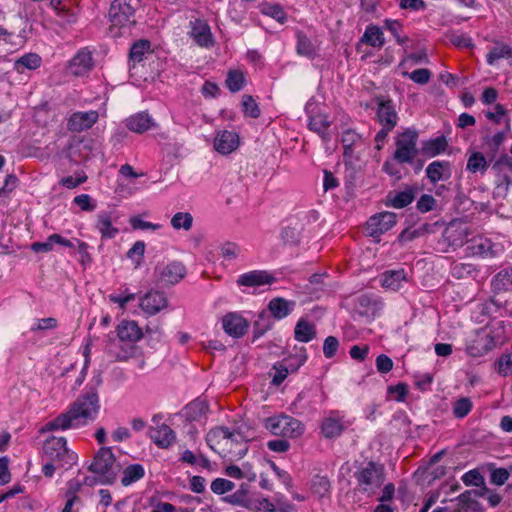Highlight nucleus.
Instances as JSON below:
<instances>
[{
	"instance_id": "nucleus-32",
	"label": "nucleus",
	"mask_w": 512,
	"mask_h": 512,
	"mask_svg": "<svg viewBox=\"0 0 512 512\" xmlns=\"http://www.w3.org/2000/svg\"><path fill=\"white\" fill-rule=\"evenodd\" d=\"M294 337L299 342H310L316 337L315 325L303 318L299 319L294 329Z\"/></svg>"
},
{
	"instance_id": "nucleus-16",
	"label": "nucleus",
	"mask_w": 512,
	"mask_h": 512,
	"mask_svg": "<svg viewBox=\"0 0 512 512\" xmlns=\"http://www.w3.org/2000/svg\"><path fill=\"white\" fill-rule=\"evenodd\" d=\"M98 112L90 110L87 112L73 113L67 123V128L72 132H81L91 128L98 120Z\"/></svg>"
},
{
	"instance_id": "nucleus-19",
	"label": "nucleus",
	"mask_w": 512,
	"mask_h": 512,
	"mask_svg": "<svg viewBox=\"0 0 512 512\" xmlns=\"http://www.w3.org/2000/svg\"><path fill=\"white\" fill-rule=\"evenodd\" d=\"M498 174H501V179L498 183V188H504L508 190V187L512 184V158L503 155L501 156L492 166Z\"/></svg>"
},
{
	"instance_id": "nucleus-31",
	"label": "nucleus",
	"mask_w": 512,
	"mask_h": 512,
	"mask_svg": "<svg viewBox=\"0 0 512 512\" xmlns=\"http://www.w3.org/2000/svg\"><path fill=\"white\" fill-rule=\"evenodd\" d=\"M448 146L445 136H438L424 141L421 146V152L424 156L435 157L446 150Z\"/></svg>"
},
{
	"instance_id": "nucleus-63",
	"label": "nucleus",
	"mask_w": 512,
	"mask_h": 512,
	"mask_svg": "<svg viewBox=\"0 0 512 512\" xmlns=\"http://www.w3.org/2000/svg\"><path fill=\"white\" fill-rule=\"evenodd\" d=\"M388 394L396 395L395 400L398 402L405 401L406 395L408 393L407 384L400 382L396 385L389 386L387 389Z\"/></svg>"
},
{
	"instance_id": "nucleus-40",
	"label": "nucleus",
	"mask_w": 512,
	"mask_h": 512,
	"mask_svg": "<svg viewBox=\"0 0 512 512\" xmlns=\"http://www.w3.org/2000/svg\"><path fill=\"white\" fill-rule=\"evenodd\" d=\"M362 42L372 47L380 48L384 45V37L382 30L377 26H368L362 36Z\"/></svg>"
},
{
	"instance_id": "nucleus-54",
	"label": "nucleus",
	"mask_w": 512,
	"mask_h": 512,
	"mask_svg": "<svg viewBox=\"0 0 512 512\" xmlns=\"http://www.w3.org/2000/svg\"><path fill=\"white\" fill-rule=\"evenodd\" d=\"M360 140V135L352 129H347L342 133L341 142L344 148V155H350L353 151V145Z\"/></svg>"
},
{
	"instance_id": "nucleus-62",
	"label": "nucleus",
	"mask_w": 512,
	"mask_h": 512,
	"mask_svg": "<svg viewBox=\"0 0 512 512\" xmlns=\"http://www.w3.org/2000/svg\"><path fill=\"white\" fill-rule=\"evenodd\" d=\"M436 200L429 194H423L417 201V209L421 213H426L435 208Z\"/></svg>"
},
{
	"instance_id": "nucleus-21",
	"label": "nucleus",
	"mask_w": 512,
	"mask_h": 512,
	"mask_svg": "<svg viewBox=\"0 0 512 512\" xmlns=\"http://www.w3.org/2000/svg\"><path fill=\"white\" fill-rule=\"evenodd\" d=\"M128 130L142 134L155 126L153 118L147 112H139L126 119Z\"/></svg>"
},
{
	"instance_id": "nucleus-33",
	"label": "nucleus",
	"mask_w": 512,
	"mask_h": 512,
	"mask_svg": "<svg viewBox=\"0 0 512 512\" xmlns=\"http://www.w3.org/2000/svg\"><path fill=\"white\" fill-rule=\"evenodd\" d=\"M96 227L102 238L112 239L119 233L118 228L112 225V217L109 212H100L97 215Z\"/></svg>"
},
{
	"instance_id": "nucleus-45",
	"label": "nucleus",
	"mask_w": 512,
	"mask_h": 512,
	"mask_svg": "<svg viewBox=\"0 0 512 512\" xmlns=\"http://www.w3.org/2000/svg\"><path fill=\"white\" fill-rule=\"evenodd\" d=\"M477 273L476 266L471 263H454L451 267V275L457 279L475 277Z\"/></svg>"
},
{
	"instance_id": "nucleus-44",
	"label": "nucleus",
	"mask_w": 512,
	"mask_h": 512,
	"mask_svg": "<svg viewBox=\"0 0 512 512\" xmlns=\"http://www.w3.org/2000/svg\"><path fill=\"white\" fill-rule=\"evenodd\" d=\"M487 167L488 163L481 152H473L467 160L466 169L471 173L479 172L483 174L487 170Z\"/></svg>"
},
{
	"instance_id": "nucleus-58",
	"label": "nucleus",
	"mask_w": 512,
	"mask_h": 512,
	"mask_svg": "<svg viewBox=\"0 0 512 512\" xmlns=\"http://www.w3.org/2000/svg\"><path fill=\"white\" fill-rule=\"evenodd\" d=\"M235 487V484L227 479L224 478H216L211 483V490L215 494L222 495L229 491H232Z\"/></svg>"
},
{
	"instance_id": "nucleus-17",
	"label": "nucleus",
	"mask_w": 512,
	"mask_h": 512,
	"mask_svg": "<svg viewBox=\"0 0 512 512\" xmlns=\"http://www.w3.org/2000/svg\"><path fill=\"white\" fill-rule=\"evenodd\" d=\"M167 305V298L165 294L160 291H149L141 298L140 301V307L149 315L157 314L167 307Z\"/></svg>"
},
{
	"instance_id": "nucleus-30",
	"label": "nucleus",
	"mask_w": 512,
	"mask_h": 512,
	"mask_svg": "<svg viewBox=\"0 0 512 512\" xmlns=\"http://www.w3.org/2000/svg\"><path fill=\"white\" fill-rule=\"evenodd\" d=\"M406 281V274L403 269L389 270L382 274L381 284L384 288L397 291L402 287V283Z\"/></svg>"
},
{
	"instance_id": "nucleus-13",
	"label": "nucleus",
	"mask_w": 512,
	"mask_h": 512,
	"mask_svg": "<svg viewBox=\"0 0 512 512\" xmlns=\"http://www.w3.org/2000/svg\"><path fill=\"white\" fill-rule=\"evenodd\" d=\"M494 346V338L489 333L480 331L468 343L466 351L471 357H481L491 351Z\"/></svg>"
},
{
	"instance_id": "nucleus-43",
	"label": "nucleus",
	"mask_w": 512,
	"mask_h": 512,
	"mask_svg": "<svg viewBox=\"0 0 512 512\" xmlns=\"http://www.w3.org/2000/svg\"><path fill=\"white\" fill-rule=\"evenodd\" d=\"M271 328L272 322L270 316L266 311H261L258 314V319L253 324V341L263 336Z\"/></svg>"
},
{
	"instance_id": "nucleus-1",
	"label": "nucleus",
	"mask_w": 512,
	"mask_h": 512,
	"mask_svg": "<svg viewBox=\"0 0 512 512\" xmlns=\"http://www.w3.org/2000/svg\"><path fill=\"white\" fill-rule=\"evenodd\" d=\"M100 403L97 391L94 388L80 395L71 405L67 412L60 414L55 419L47 422L40 433L54 430H66L78 428L93 421L99 412Z\"/></svg>"
},
{
	"instance_id": "nucleus-14",
	"label": "nucleus",
	"mask_w": 512,
	"mask_h": 512,
	"mask_svg": "<svg viewBox=\"0 0 512 512\" xmlns=\"http://www.w3.org/2000/svg\"><path fill=\"white\" fill-rule=\"evenodd\" d=\"M377 108V117L379 122L388 128H393L397 125L398 115L395 111L393 102L391 99H385L383 97H376L375 99Z\"/></svg>"
},
{
	"instance_id": "nucleus-51",
	"label": "nucleus",
	"mask_w": 512,
	"mask_h": 512,
	"mask_svg": "<svg viewBox=\"0 0 512 512\" xmlns=\"http://www.w3.org/2000/svg\"><path fill=\"white\" fill-rule=\"evenodd\" d=\"M428 231V224H423L421 227L417 229L406 228L404 229L398 236V242L406 243L412 241L422 235H424Z\"/></svg>"
},
{
	"instance_id": "nucleus-29",
	"label": "nucleus",
	"mask_w": 512,
	"mask_h": 512,
	"mask_svg": "<svg viewBox=\"0 0 512 512\" xmlns=\"http://www.w3.org/2000/svg\"><path fill=\"white\" fill-rule=\"evenodd\" d=\"M208 411V403L203 399L197 398L185 406L183 415L190 422L199 421L206 417Z\"/></svg>"
},
{
	"instance_id": "nucleus-55",
	"label": "nucleus",
	"mask_w": 512,
	"mask_h": 512,
	"mask_svg": "<svg viewBox=\"0 0 512 512\" xmlns=\"http://www.w3.org/2000/svg\"><path fill=\"white\" fill-rule=\"evenodd\" d=\"M240 251L239 245L235 242L227 241L220 246L221 256L228 261L237 259Z\"/></svg>"
},
{
	"instance_id": "nucleus-24",
	"label": "nucleus",
	"mask_w": 512,
	"mask_h": 512,
	"mask_svg": "<svg viewBox=\"0 0 512 512\" xmlns=\"http://www.w3.org/2000/svg\"><path fill=\"white\" fill-rule=\"evenodd\" d=\"M328 277L326 273H315L311 275L308 281L300 288L303 293L310 295L312 298H319L326 291L327 284L325 279Z\"/></svg>"
},
{
	"instance_id": "nucleus-42",
	"label": "nucleus",
	"mask_w": 512,
	"mask_h": 512,
	"mask_svg": "<svg viewBox=\"0 0 512 512\" xmlns=\"http://www.w3.org/2000/svg\"><path fill=\"white\" fill-rule=\"evenodd\" d=\"M145 474L144 468L141 464L128 465L123 470L121 483L123 486H129L132 483L140 480Z\"/></svg>"
},
{
	"instance_id": "nucleus-11",
	"label": "nucleus",
	"mask_w": 512,
	"mask_h": 512,
	"mask_svg": "<svg viewBox=\"0 0 512 512\" xmlns=\"http://www.w3.org/2000/svg\"><path fill=\"white\" fill-rule=\"evenodd\" d=\"M105 352L115 361H126L135 353V346L127 341H120L117 337L108 336Z\"/></svg>"
},
{
	"instance_id": "nucleus-59",
	"label": "nucleus",
	"mask_w": 512,
	"mask_h": 512,
	"mask_svg": "<svg viewBox=\"0 0 512 512\" xmlns=\"http://www.w3.org/2000/svg\"><path fill=\"white\" fill-rule=\"evenodd\" d=\"M145 252V243L143 241H137L127 252L128 258L132 259L136 265H140Z\"/></svg>"
},
{
	"instance_id": "nucleus-56",
	"label": "nucleus",
	"mask_w": 512,
	"mask_h": 512,
	"mask_svg": "<svg viewBox=\"0 0 512 512\" xmlns=\"http://www.w3.org/2000/svg\"><path fill=\"white\" fill-rule=\"evenodd\" d=\"M462 481L466 486L485 487V479L476 469L466 472L462 476Z\"/></svg>"
},
{
	"instance_id": "nucleus-6",
	"label": "nucleus",
	"mask_w": 512,
	"mask_h": 512,
	"mask_svg": "<svg viewBox=\"0 0 512 512\" xmlns=\"http://www.w3.org/2000/svg\"><path fill=\"white\" fill-rule=\"evenodd\" d=\"M265 427L273 435L283 438H297L302 435L304 426L302 423L288 415L272 416L265 420Z\"/></svg>"
},
{
	"instance_id": "nucleus-3",
	"label": "nucleus",
	"mask_w": 512,
	"mask_h": 512,
	"mask_svg": "<svg viewBox=\"0 0 512 512\" xmlns=\"http://www.w3.org/2000/svg\"><path fill=\"white\" fill-rule=\"evenodd\" d=\"M88 470L99 476L102 484H112L120 470L115 456L109 447H101L94 456Z\"/></svg>"
},
{
	"instance_id": "nucleus-64",
	"label": "nucleus",
	"mask_w": 512,
	"mask_h": 512,
	"mask_svg": "<svg viewBox=\"0 0 512 512\" xmlns=\"http://www.w3.org/2000/svg\"><path fill=\"white\" fill-rule=\"evenodd\" d=\"M509 474L510 473H509L508 469H505V468L494 469L491 472L490 481H491V483H493L495 485L501 486V485L505 484V482L508 480Z\"/></svg>"
},
{
	"instance_id": "nucleus-47",
	"label": "nucleus",
	"mask_w": 512,
	"mask_h": 512,
	"mask_svg": "<svg viewBox=\"0 0 512 512\" xmlns=\"http://www.w3.org/2000/svg\"><path fill=\"white\" fill-rule=\"evenodd\" d=\"M245 84V77L242 72L238 70H231L228 72L226 79L227 88L235 93L240 91Z\"/></svg>"
},
{
	"instance_id": "nucleus-22",
	"label": "nucleus",
	"mask_w": 512,
	"mask_h": 512,
	"mask_svg": "<svg viewBox=\"0 0 512 512\" xmlns=\"http://www.w3.org/2000/svg\"><path fill=\"white\" fill-rule=\"evenodd\" d=\"M93 66L92 56L89 51H79L69 63V72L74 76H82Z\"/></svg>"
},
{
	"instance_id": "nucleus-23",
	"label": "nucleus",
	"mask_w": 512,
	"mask_h": 512,
	"mask_svg": "<svg viewBox=\"0 0 512 512\" xmlns=\"http://www.w3.org/2000/svg\"><path fill=\"white\" fill-rule=\"evenodd\" d=\"M142 330L135 321H122L116 329V337L134 345L142 338Z\"/></svg>"
},
{
	"instance_id": "nucleus-37",
	"label": "nucleus",
	"mask_w": 512,
	"mask_h": 512,
	"mask_svg": "<svg viewBox=\"0 0 512 512\" xmlns=\"http://www.w3.org/2000/svg\"><path fill=\"white\" fill-rule=\"evenodd\" d=\"M330 126L328 117L324 114H316L310 118L309 129L319 134L326 142L330 140L327 129Z\"/></svg>"
},
{
	"instance_id": "nucleus-41",
	"label": "nucleus",
	"mask_w": 512,
	"mask_h": 512,
	"mask_svg": "<svg viewBox=\"0 0 512 512\" xmlns=\"http://www.w3.org/2000/svg\"><path fill=\"white\" fill-rule=\"evenodd\" d=\"M237 434L231 433V431L224 426L212 428L206 435L207 444L214 449L216 444H219L222 440H228L229 437L236 436Z\"/></svg>"
},
{
	"instance_id": "nucleus-35",
	"label": "nucleus",
	"mask_w": 512,
	"mask_h": 512,
	"mask_svg": "<svg viewBox=\"0 0 512 512\" xmlns=\"http://www.w3.org/2000/svg\"><path fill=\"white\" fill-rule=\"evenodd\" d=\"M41 57L36 53H27L17 59L14 63V69L18 73H24L26 69L35 70L40 67Z\"/></svg>"
},
{
	"instance_id": "nucleus-50",
	"label": "nucleus",
	"mask_w": 512,
	"mask_h": 512,
	"mask_svg": "<svg viewBox=\"0 0 512 512\" xmlns=\"http://www.w3.org/2000/svg\"><path fill=\"white\" fill-rule=\"evenodd\" d=\"M384 27L394 36L399 45H404L409 40L407 36L401 35L402 24L399 21L386 19Z\"/></svg>"
},
{
	"instance_id": "nucleus-39",
	"label": "nucleus",
	"mask_w": 512,
	"mask_h": 512,
	"mask_svg": "<svg viewBox=\"0 0 512 512\" xmlns=\"http://www.w3.org/2000/svg\"><path fill=\"white\" fill-rule=\"evenodd\" d=\"M311 492L318 498L329 496L331 484L326 476L315 475L311 481Z\"/></svg>"
},
{
	"instance_id": "nucleus-25",
	"label": "nucleus",
	"mask_w": 512,
	"mask_h": 512,
	"mask_svg": "<svg viewBox=\"0 0 512 512\" xmlns=\"http://www.w3.org/2000/svg\"><path fill=\"white\" fill-rule=\"evenodd\" d=\"M416 192L417 189L414 187H408L399 192H389L386 204L396 209H402L413 202Z\"/></svg>"
},
{
	"instance_id": "nucleus-46",
	"label": "nucleus",
	"mask_w": 512,
	"mask_h": 512,
	"mask_svg": "<svg viewBox=\"0 0 512 512\" xmlns=\"http://www.w3.org/2000/svg\"><path fill=\"white\" fill-rule=\"evenodd\" d=\"M151 44L148 40H138L135 42L129 53V59L133 63L141 62L144 58V55L150 50Z\"/></svg>"
},
{
	"instance_id": "nucleus-60",
	"label": "nucleus",
	"mask_w": 512,
	"mask_h": 512,
	"mask_svg": "<svg viewBox=\"0 0 512 512\" xmlns=\"http://www.w3.org/2000/svg\"><path fill=\"white\" fill-rule=\"evenodd\" d=\"M339 348V340L335 336H328L323 343V354L326 358H333Z\"/></svg>"
},
{
	"instance_id": "nucleus-5",
	"label": "nucleus",
	"mask_w": 512,
	"mask_h": 512,
	"mask_svg": "<svg viewBox=\"0 0 512 512\" xmlns=\"http://www.w3.org/2000/svg\"><path fill=\"white\" fill-rule=\"evenodd\" d=\"M417 140L418 132L412 128H408L398 134L395 140L396 149L393 154V159L399 164H412L419 152L417 149Z\"/></svg>"
},
{
	"instance_id": "nucleus-15",
	"label": "nucleus",
	"mask_w": 512,
	"mask_h": 512,
	"mask_svg": "<svg viewBox=\"0 0 512 512\" xmlns=\"http://www.w3.org/2000/svg\"><path fill=\"white\" fill-rule=\"evenodd\" d=\"M224 331L234 338L242 337L249 328V322L237 313H228L222 319Z\"/></svg>"
},
{
	"instance_id": "nucleus-20",
	"label": "nucleus",
	"mask_w": 512,
	"mask_h": 512,
	"mask_svg": "<svg viewBox=\"0 0 512 512\" xmlns=\"http://www.w3.org/2000/svg\"><path fill=\"white\" fill-rule=\"evenodd\" d=\"M239 136L232 131L218 133L214 140V148L221 154H229L239 145Z\"/></svg>"
},
{
	"instance_id": "nucleus-38",
	"label": "nucleus",
	"mask_w": 512,
	"mask_h": 512,
	"mask_svg": "<svg viewBox=\"0 0 512 512\" xmlns=\"http://www.w3.org/2000/svg\"><path fill=\"white\" fill-rule=\"evenodd\" d=\"M509 58H512V47L499 42L496 43L486 56V60L489 65H494V63L500 59Z\"/></svg>"
},
{
	"instance_id": "nucleus-12",
	"label": "nucleus",
	"mask_w": 512,
	"mask_h": 512,
	"mask_svg": "<svg viewBox=\"0 0 512 512\" xmlns=\"http://www.w3.org/2000/svg\"><path fill=\"white\" fill-rule=\"evenodd\" d=\"M190 37L201 47L209 48L215 43L211 28L204 19H195L190 21Z\"/></svg>"
},
{
	"instance_id": "nucleus-26",
	"label": "nucleus",
	"mask_w": 512,
	"mask_h": 512,
	"mask_svg": "<svg viewBox=\"0 0 512 512\" xmlns=\"http://www.w3.org/2000/svg\"><path fill=\"white\" fill-rule=\"evenodd\" d=\"M295 301H289L282 297H275L268 303V311L277 320L286 318L295 307Z\"/></svg>"
},
{
	"instance_id": "nucleus-18",
	"label": "nucleus",
	"mask_w": 512,
	"mask_h": 512,
	"mask_svg": "<svg viewBox=\"0 0 512 512\" xmlns=\"http://www.w3.org/2000/svg\"><path fill=\"white\" fill-rule=\"evenodd\" d=\"M321 433L327 439L339 437L344 429V423L336 412H331L329 416L325 417L321 422Z\"/></svg>"
},
{
	"instance_id": "nucleus-10",
	"label": "nucleus",
	"mask_w": 512,
	"mask_h": 512,
	"mask_svg": "<svg viewBox=\"0 0 512 512\" xmlns=\"http://www.w3.org/2000/svg\"><path fill=\"white\" fill-rule=\"evenodd\" d=\"M276 281L273 274L266 270H251L238 276L236 284L239 287L258 288L271 285Z\"/></svg>"
},
{
	"instance_id": "nucleus-34",
	"label": "nucleus",
	"mask_w": 512,
	"mask_h": 512,
	"mask_svg": "<svg viewBox=\"0 0 512 512\" xmlns=\"http://www.w3.org/2000/svg\"><path fill=\"white\" fill-rule=\"evenodd\" d=\"M500 251L501 248L490 239H480L479 242L475 243L473 246V254L482 258H494Z\"/></svg>"
},
{
	"instance_id": "nucleus-7",
	"label": "nucleus",
	"mask_w": 512,
	"mask_h": 512,
	"mask_svg": "<svg viewBox=\"0 0 512 512\" xmlns=\"http://www.w3.org/2000/svg\"><path fill=\"white\" fill-rule=\"evenodd\" d=\"M154 274L157 282L162 285H174L180 282L186 275V267L180 261H172L166 265L158 264Z\"/></svg>"
},
{
	"instance_id": "nucleus-8",
	"label": "nucleus",
	"mask_w": 512,
	"mask_h": 512,
	"mask_svg": "<svg viewBox=\"0 0 512 512\" xmlns=\"http://www.w3.org/2000/svg\"><path fill=\"white\" fill-rule=\"evenodd\" d=\"M396 223V214L393 212H381L371 216L366 224V230L371 237H379L390 230Z\"/></svg>"
},
{
	"instance_id": "nucleus-48",
	"label": "nucleus",
	"mask_w": 512,
	"mask_h": 512,
	"mask_svg": "<svg viewBox=\"0 0 512 512\" xmlns=\"http://www.w3.org/2000/svg\"><path fill=\"white\" fill-rule=\"evenodd\" d=\"M193 224V217L190 213L178 212L171 218V225L174 229L188 231Z\"/></svg>"
},
{
	"instance_id": "nucleus-53",
	"label": "nucleus",
	"mask_w": 512,
	"mask_h": 512,
	"mask_svg": "<svg viewBox=\"0 0 512 512\" xmlns=\"http://www.w3.org/2000/svg\"><path fill=\"white\" fill-rule=\"evenodd\" d=\"M242 107L245 116L258 118L260 116V108L251 95H243Z\"/></svg>"
},
{
	"instance_id": "nucleus-4",
	"label": "nucleus",
	"mask_w": 512,
	"mask_h": 512,
	"mask_svg": "<svg viewBox=\"0 0 512 512\" xmlns=\"http://www.w3.org/2000/svg\"><path fill=\"white\" fill-rule=\"evenodd\" d=\"M44 455L57 463L59 468L68 469L77 461L76 453L67 448V440L64 437L48 438L43 445Z\"/></svg>"
},
{
	"instance_id": "nucleus-2",
	"label": "nucleus",
	"mask_w": 512,
	"mask_h": 512,
	"mask_svg": "<svg viewBox=\"0 0 512 512\" xmlns=\"http://www.w3.org/2000/svg\"><path fill=\"white\" fill-rule=\"evenodd\" d=\"M353 476L357 490L368 496L375 495L386 478L384 465L374 461L358 468Z\"/></svg>"
},
{
	"instance_id": "nucleus-49",
	"label": "nucleus",
	"mask_w": 512,
	"mask_h": 512,
	"mask_svg": "<svg viewBox=\"0 0 512 512\" xmlns=\"http://www.w3.org/2000/svg\"><path fill=\"white\" fill-rule=\"evenodd\" d=\"M473 404L470 398L461 397L457 399L453 404V414L456 418L466 417L472 410Z\"/></svg>"
},
{
	"instance_id": "nucleus-52",
	"label": "nucleus",
	"mask_w": 512,
	"mask_h": 512,
	"mask_svg": "<svg viewBox=\"0 0 512 512\" xmlns=\"http://www.w3.org/2000/svg\"><path fill=\"white\" fill-rule=\"evenodd\" d=\"M297 52L300 55L308 57L314 54V46L303 32L297 33Z\"/></svg>"
},
{
	"instance_id": "nucleus-36",
	"label": "nucleus",
	"mask_w": 512,
	"mask_h": 512,
	"mask_svg": "<svg viewBox=\"0 0 512 512\" xmlns=\"http://www.w3.org/2000/svg\"><path fill=\"white\" fill-rule=\"evenodd\" d=\"M491 285L494 291H508L512 288V268L499 271L492 279Z\"/></svg>"
},
{
	"instance_id": "nucleus-61",
	"label": "nucleus",
	"mask_w": 512,
	"mask_h": 512,
	"mask_svg": "<svg viewBox=\"0 0 512 512\" xmlns=\"http://www.w3.org/2000/svg\"><path fill=\"white\" fill-rule=\"evenodd\" d=\"M408 77L417 84H427L431 77V72L428 69L420 68L412 71L411 73H405Z\"/></svg>"
},
{
	"instance_id": "nucleus-27",
	"label": "nucleus",
	"mask_w": 512,
	"mask_h": 512,
	"mask_svg": "<svg viewBox=\"0 0 512 512\" xmlns=\"http://www.w3.org/2000/svg\"><path fill=\"white\" fill-rule=\"evenodd\" d=\"M426 176L433 184L447 180L451 176V166L448 161H433L426 168Z\"/></svg>"
},
{
	"instance_id": "nucleus-28",
	"label": "nucleus",
	"mask_w": 512,
	"mask_h": 512,
	"mask_svg": "<svg viewBox=\"0 0 512 512\" xmlns=\"http://www.w3.org/2000/svg\"><path fill=\"white\" fill-rule=\"evenodd\" d=\"M149 436L160 448L169 447L175 439L173 430L166 424H162L156 428H151L149 430Z\"/></svg>"
},
{
	"instance_id": "nucleus-57",
	"label": "nucleus",
	"mask_w": 512,
	"mask_h": 512,
	"mask_svg": "<svg viewBox=\"0 0 512 512\" xmlns=\"http://www.w3.org/2000/svg\"><path fill=\"white\" fill-rule=\"evenodd\" d=\"M307 360V354L303 351L299 355L290 356L284 359L281 363L284 367L288 368L289 372H296Z\"/></svg>"
},
{
	"instance_id": "nucleus-9",
	"label": "nucleus",
	"mask_w": 512,
	"mask_h": 512,
	"mask_svg": "<svg viewBox=\"0 0 512 512\" xmlns=\"http://www.w3.org/2000/svg\"><path fill=\"white\" fill-rule=\"evenodd\" d=\"M134 8L124 0H114L109 9V18L113 26L123 27L128 23H135L132 20Z\"/></svg>"
}]
</instances>
